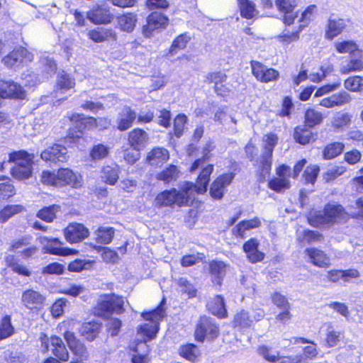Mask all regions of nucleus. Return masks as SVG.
Masks as SVG:
<instances>
[{
	"label": "nucleus",
	"mask_w": 363,
	"mask_h": 363,
	"mask_svg": "<svg viewBox=\"0 0 363 363\" xmlns=\"http://www.w3.org/2000/svg\"><path fill=\"white\" fill-rule=\"evenodd\" d=\"M24 209L21 205H8L0 211V222L5 223L13 216L19 213Z\"/></svg>",
	"instance_id": "603ef678"
},
{
	"label": "nucleus",
	"mask_w": 363,
	"mask_h": 363,
	"mask_svg": "<svg viewBox=\"0 0 363 363\" xmlns=\"http://www.w3.org/2000/svg\"><path fill=\"white\" fill-rule=\"evenodd\" d=\"M253 323L252 317L248 314L247 312L242 311L238 313L234 318V325L235 327H239L241 329L247 328L251 326Z\"/></svg>",
	"instance_id": "864d4df0"
},
{
	"label": "nucleus",
	"mask_w": 363,
	"mask_h": 363,
	"mask_svg": "<svg viewBox=\"0 0 363 363\" xmlns=\"http://www.w3.org/2000/svg\"><path fill=\"white\" fill-rule=\"evenodd\" d=\"M209 267L213 282L220 285L225 275L227 265L221 261H213L210 263Z\"/></svg>",
	"instance_id": "c9c22d12"
},
{
	"label": "nucleus",
	"mask_w": 363,
	"mask_h": 363,
	"mask_svg": "<svg viewBox=\"0 0 363 363\" xmlns=\"http://www.w3.org/2000/svg\"><path fill=\"white\" fill-rule=\"evenodd\" d=\"M123 305V297L115 294H107L99 301L98 307L104 312L122 313L124 311Z\"/></svg>",
	"instance_id": "9d476101"
},
{
	"label": "nucleus",
	"mask_w": 363,
	"mask_h": 363,
	"mask_svg": "<svg viewBox=\"0 0 363 363\" xmlns=\"http://www.w3.org/2000/svg\"><path fill=\"white\" fill-rule=\"evenodd\" d=\"M218 335V327L209 318L201 317L195 331L196 339L203 342L205 338L214 339Z\"/></svg>",
	"instance_id": "6e6552de"
},
{
	"label": "nucleus",
	"mask_w": 363,
	"mask_h": 363,
	"mask_svg": "<svg viewBox=\"0 0 363 363\" xmlns=\"http://www.w3.org/2000/svg\"><path fill=\"white\" fill-rule=\"evenodd\" d=\"M213 171V166L212 164H208L203 167L198 177L196 183L192 184L191 196L194 195V193L203 194L207 190L208 184L211 174Z\"/></svg>",
	"instance_id": "b1692460"
},
{
	"label": "nucleus",
	"mask_w": 363,
	"mask_h": 363,
	"mask_svg": "<svg viewBox=\"0 0 363 363\" xmlns=\"http://www.w3.org/2000/svg\"><path fill=\"white\" fill-rule=\"evenodd\" d=\"M241 16L246 18H252L256 13L255 4L250 0H238Z\"/></svg>",
	"instance_id": "6e6d98bb"
},
{
	"label": "nucleus",
	"mask_w": 363,
	"mask_h": 363,
	"mask_svg": "<svg viewBox=\"0 0 363 363\" xmlns=\"http://www.w3.org/2000/svg\"><path fill=\"white\" fill-rule=\"evenodd\" d=\"M164 314V309L162 304L155 310L143 313L142 316L144 319L149 320V323L141 325L138 329V333L148 339L155 338L159 330L160 321L162 320Z\"/></svg>",
	"instance_id": "20e7f679"
},
{
	"label": "nucleus",
	"mask_w": 363,
	"mask_h": 363,
	"mask_svg": "<svg viewBox=\"0 0 363 363\" xmlns=\"http://www.w3.org/2000/svg\"><path fill=\"white\" fill-rule=\"evenodd\" d=\"M191 38L186 33H183L179 35L172 43L170 48V53L174 55L177 50H183L186 47L187 43Z\"/></svg>",
	"instance_id": "e2e57ef3"
},
{
	"label": "nucleus",
	"mask_w": 363,
	"mask_h": 363,
	"mask_svg": "<svg viewBox=\"0 0 363 363\" xmlns=\"http://www.w3.org/2000/svg\"><path fill=\"white\" fill-rule=\"evenodd\" d=\"M298 240L301 242L306 241L308 244L321 242L323 240V235L318 231L306 230L298 235Z\"/></svg>",
	"instance_id": "4d7b16f0"
},
{
	"label": "nucleus",
	"mask_w": 363,
	"mask_h": 363,
	"mask_svg": "<svg viewBox=\"0 0 363 363\" xmlns=\"http://www.w3.org/2000/svg\"><path fill=\"white\" fill-rule=\"evenodd\" d=\"M33 55L23 47L13 49L9 55L2 59L4 64L9 68H18L23 64L33 61Z\"/></svg>",
	"instance_id": "423d86ee"
},
{
	"label": "nucleus",
	"mask_w": 363,
	"mask_h": 363,
	"mask_svg": "<svg viewBox=\"0 0 363 363\" xmlns=\"http://www.w3.org/2000/svg\"><path fill=\"white\" fill-rule=\"evenodd\" d=\"M214 121L226 126L231 131L235 130L236 120L222 109H219L216 112Z\"/></svg>",
	"instance_id": "4c0bfd02"
},
{
	"label": "nucleus",
	"mask_w": 363,
	"mask_h": 363,
	"mask_svg": "<svg viewBox=\"0 0 363 363\" xmlns=\"http://www.w3.org/2000/svg\"><path fill=\"white\" fill-rule=\"evenodd\" d=\"M351 115L348 113H337L333 118V125L336 128H342L351 123Z\"/></svg>",
	"instance_id": "774afa93"
},
{
	"label": "nucleus",
	"mask_w": 363,
	"mask_h": 363,
	"mask_svg": "<svg viewBox=\"0 0 363 363\" xmlns=\"http://www.w3.org/2000/svg\"><path fill=\"white\" fill-rule=\"evenodd\" d=\"M14 333L9 315H5L0 322V340L11 337Z\"/></svg>",
	"instance_id": "3c124183"
},
{
	"label": "nucleus",
	"mask_w": 363,
	"mask_h": 363,
	"mask_svg": "<svg viewBox=\"0 0 363 363\" xmlns=\"http://www.w3.org/2000/svg\"><path fill=\"white\" fill-rule=\"evenodd\" d=\"M300 0H275L277 10L283 13H289L298 6Z\"/></svg>",
	"instance_id": "5fc2aeb1"
},
{
	"label": "nucleus",
	"mask_w": 363,
	"mask_h": 363,
	"mask_svg": "<svg viewBox=\"0 0 363 363\" xmlns=\"http://www.w3.org/2000/svg\"><path fill=\"white\" fill-rule=\"evenodd\" d=\"M136 113L129 106H124L118 113L116 119L117 128L121 131H124L130 128L136 119Z\"/></svg>",
	"instance_id": "393cba45"
},
{
	"label": "nucleus",
	"mask_w": 363,
	"mask_h": 363,
	"mask_svg": "<svg viewBox=\"0 0 363 363\" xmlns=\"http://www.w3.org/2000/svg\"><path fill=\"white\" fill-rule=\"evenodd\" d=\"M109 147L103 144L95 145L90 152V156L94 160H100L106 157L109 153Z\"/></svg>",
	"instance_id": "69168bd1"
},
{
	"label": "nucleus",
	"mask_w": 363,
	"mask_h": 363,
	"mask_svg": "<svg viewBox=\"0 0 363 363\" xmlns=\"http://www.w3.org/2000/svg\"><path fill=\"white\" fill-rule=\"evenodd\" d=\"M260 225V220L257 217H255L250 220L241 221L233 229V232L236 237L243 238L246 230L258 228Z\"/></svg>",
	"instance_id": "2f4dec72"
},
{
	"label": "nucleus",
	"mask_w": 363,
	"mask_h": 363,
	"mask_svg": "<svg viewBox=\"0 0 363 363\" xmlns=\"http://www.w3.org/2000/svg\"><path fill=\"white\" fill-rule=\"evenodd\" d=\"M334 48L339 54H349L350 55L362 50L359 45L352 40L336 41L334 43Z\"/></svg>",
	"instance_id": "7c9ffc66"
},
{
	"label": "nucleus",
	"mask_w": 363,
	"mask_h": 363,
	"mask_svg": "<svg viewBox=\"0 0 363 363\" xmlns=\"http://www.w3.org/2000/svg\"><path fill=\"white\" fill-rule=\"evenodd\" d=\"M259 242L255 238H251L243 245V250L248 260L252 263L261 262L264 254L258 250Z\"/></svg>",
	"instance_id": "bb28decb"
},
{
	"label": "nucleus",
	"mask_w": 363,
	"mask_h": 363,
	"mask_svg": "<svg viewBox=\"0 0 363 363\" xmlns=\"http://www.w3.org/2000/svg\"><path fill=\"white\" fill-rule=\"evenodd\" d=\"M101 328V325L98 322H87L82 324L79 329V333L87 340L93 341L99 335Z\"/></svg>",
	"instance_id": "c756f323"
},
{
	"label": "nucleus",
	"mask_w": 363,
	"mask_h": 363,
	"mask_svg": "<svg viewBox=\"0 0 363 363\" xmlns=\"http://www.w3.org/2000/svg\"><path fill=\"white\" fill-rule=\"evenodd\" d=\"M234 178L232 172L225 173L218 177L211 185L210 194L215 199H221L225 188L230 185Z\"/></svg>",
	"instance_id": "4468645a"
},
{
	"label": "nucleus",
	"mask_w": 363,
	"mask_h": 363,
	"mask_svg": "<svg viewBox=\"0 0 363 363\" xmlns=\"http://www.w3.org/2000/svg\"><path fill=\"white\" fill-rule=\"evenodd\" d=\"M40 339L43 352L49 350L50 347L53 354L60 360L67 361L68 359V352L62 339L57 336H52L49 339L45 334H42Z\"/></svg>",
	"instance_id": "0eeeda50"
},
{
	"label": "nucleus",
	"mask_w": 363,
	"mask_h": 363,
	"mask_svg": "<svg viewBox=\"0 0 363 363\" xmlns=\"http://www.w3.org/2000/svg\"><path fill=\"white\" fill-rule=\"evenodd\" d=\"M9 162H13L14 166L33 164L34 155L29 154L25 150L14 151L9 154Z\"/></svg>",
	"instance_id": "473e14b6"
},
{
	"label": "nucleus",
	"mask_w": 363,
	"mask_h": 363,
	"mask_svg": "<svg viewBox=\"0 0 363 363\" xmlns=\"http://www.w3.org/2000/svg\"><path fill=\"white\" fill-rule=\"evenodd\" d=\"M191 190H192V183L186 182L179 191L174 188L160 193L155 199V204L160 208L172 206L174 204L178 206H187L192 198Z\"/></svg>",
	"instance_id": "f03ea898"
},
{
	"label": "nucleus",
	"mask_w": 363,
	"mask_h": 363,
	"mask_svg": "<svg viewBox=\"0 0 363 363\" xmlns=\"http://www.w3.org/2000/svg\"><path fill=\"white\" fill-rule=\"evenodd\" d=\"M87 35L94 43L116 41L117 33L112 28H96L90 30Z\"/></svg>",
	"instance_id": "aec40b11"
},
{
	"label": "nucleus",
	"mask_w": 363,
	"mask_h": 363,
	"mask_svg": "<svg viewBox=\"0 0 363 363\" xmlns=\"http://www.w3.org/2000/svg\"><path fill=\"white\" fill-rule=\"evenodd\" d=\"M134 352L135 353L132 354L131 358L133 363H147L148 350L145 342L139 344Z\"/></svg>",
	"instance_id": "49530a36"
},
{
	"label": "nucleus",
	"mask_w": 363,
	"mask_h": 363,
	"mask_svg": "<svg viewBox=\"0 0 363 363\" xmlns=\"http://www.w3.org/2000/svg\"><path fill=\"white\" fill-rule=\"evenodd\" d=\"M40 157L45 161L65 162L68 158L67 150L63 145L55 144L45 149Z\"/></svg>",
	"instance_id": "a211bd4d"
},
{
	"label": "nucleus",
	"mask_w": 363,
	"mask_h": 363,
	"mask_svg": "<svg viewBox=\"0 0 363 363\" xmlns=\"http://www.w3.org/2000/svg\"><path fill=\"white\" fill-rule=\"evenodd\" d=\"M258 354L265 360L269 362H276L279 359V354L278 352L273 351L271 348L262 345L257 349Z\"/></svg>",
	"instance_id": "338daca9"
},
{
	"label": "nucleus",
	"mask_w": 363,
	"mask_h": 363,
	"mask_svg": "<svg viewBox=\"0 0 363 363\" xmlns=\"http://www.w3.org/2000/svg\"><path fill=\"white\" fill-rule=\"evenodd\" d=\"M323 121V115L321 113L309 108L305 113V122L306 126L312 128L316 125L320 124Z\"/></svg>",
	"instance_id": "13d9d810"
},
{
	"label": "nucleus",
	"mask_w": 363,
	"mask_h": 363,
	"mask_svg": "<svg viewBox=\"0 0 363 363\" xmlns=\"http://www.w3.org/2000/svg\"><path fill=\"white\" fill-rule=\"evenodd\" d=\"M33 172V164L13 166L11 168V175L16 179L23 180L30 178Z\"/></svg>",
	"instance_id": "37998d69"
},
{
	"label": "nucleus",
	"mask_w": 363,
	"mask_h": 363,
	"mask_svg": "<svg viewBox=\"0 0 363 363\" xmlns=\"http://www.w3.org/2000/svg\"><path fill=\"white\" fill-rule=\"evenodd\" d=\"M350 100V95L343 91L320 99L318 104L325 108H330L335 106H344L348 104Z\"/></svg>",
	"instance_id": "5701e85b"
},
{
	"label": "nucleus",
	"mask_w": 363,
	"mask_h": 363,
	"mask_svg": "<svg viewBox=\"0 0 363 363\" xmlns=\"http://www.w3.org/2000/svg\"><path fill=\"white\" fill-rule=\"evenodd\" d=\"M64 233L67 242L76 243L88 237L89 230L81 223H72L65 229Z\"/></svg>",
	"instance_id": "2eb2a0df"
},
{
	"label": "nucleus",
	"mask_w": 363,
	"mask_h": 363,
	"mask_svg": "<svg viewBox=\"0 0 363 363\" xmlns=\"http://www.w3.org/2000/svg\"><path fill=\"white\" fill-rule=\"evenodd\" d=\"M344 87L352 92H363V76L349 77L344 82Z\"/></svg>",
	"instance_id": "a19ab883"
},
{
	"label": "nucleus",
	"mask_w": 363,
	"mask_h": 363,
	"mask_svg": "<svg viewBox=\"0 0 363 363\" xmlns=\"http://www.w3.org/2000/svg\"><path fill=\"white\" fill-rule=\"evenodd\" d=\"M308 221L311 225L319 226L321 225L331 224L330 218L326 213V206L323 211H315L310 216Z\"/></svg>",
	"instance_id": "de8ad7c7"
},
{
	"label": "nucleus",
	"mask_w": 363,
	"mask_h": 363,
	"mask_svg": "<svg viewBox=\"0 0 363 363\" xmlns=\"http://www.w3.org/2000/svg\"><path fill=\"white\" fill-rule=\"evenodd\" d=\"M354 208L357 210L348 209L346 212L341 205L328 204L326 205V213H328L332 223L347 218V214L352 217L363 216V197L359 199L354 203Z\"/></svg>",
	"instance_id": "39448f33"
},
{
	"label": "nucleus",
	"mask_w": 363,
	"mask_h": 363,
	"mask_svg": "<svg viewBox=\"0 0 363 363\" xmlns=\"http://www.w3.org/2000/svg\"><path fill=\"white\" fill-rule=\"evenodd\" d=\"M65 337L71 351L78 357V359L71 363H83L82 358L86 357V350L83 344L76 339L74 334L67 332Z\"/></svg>",
	"instance_id": "4be33fe9"
},
{
	"label": "nucleus",
	"mask_w": 363,
	"mask_h": 363,
	"mask_svg": "<svg viewBox=\"0 0 363 363\" xmlns=\"http://www.w3.org/2000/svg\"><path fill=\"white\" fill-rule=\"evenodd\" d=\"M291 342H293L294 344H297L299 342L303 343V344H306V343L310 344L309 345L304 347L303 349V356H304V357H306L307 359H314L316 358L317 355L318 354L317 345L314 342H313L310 340H308L304 337H294L291 338Z\"/></svg>",
	"instance_id": "f704fd0d"
},
{
	"label": "nucleus",
	"mask_w": 363,
	"mask_h": 363,
	"mask_svg": "<svg viewBox=\"0 0 363 363\" xmlns=\"http://www.w3.org/2000/svg\"><path fill=\"white\" fill-rule=\"evenodd\" d=\"M303 30H300L298 27L296 30L290 31L289 30L285 29L279 36L280 42L288 45L292 42L297 41L299 39L300 33Z\"/></svg>",
	"instance_id": "0e129e2a"
},
{
	"label": "nucleus",
	"mask_w": 363,
	"mask_h": 363,
	"mask_svg": "<svg viewBox=\"0 0 363 363\" xmlns=\"http://www.w3.org/2000/svg\"><path fill=\"white\" fill-rule=\"evenodd\" d=\"M0 91L4 99H24L26 96L23 87L13 81L2 82L0 84Z\"/></svg>",
	"instance_id": "412c9836"
},
{
	"label": "nucleus",
	"mask_w": 363,
	"mask_h": 363,
	"mask_svg": "<svg viewBox=\"0 0 363 363\" xmlns=\"http://www.w3.org/2000/svg\"><path fill=\"white\" fill-rule=\"evenodd\" d=\"M294 137L296 142L301 145H306L311 140L312 133L306 125L298 126L294 130Z\"/></svg>",
	"instance_id": "c03bdc74"
},
{
	"label": "nucleus",
	"mask_w": 363,
	"mask_h": 363,
	"mask_svg": "<svg viewBox=\"0 0 363 363\" xmlns=\"http://www.w3.org/2000/svg\"><path fill=\"white\" fill-rule=\"evenodd\" d=\"M114 233L115 230L111 227H101L96 233V240L101 244H108L112 241Z\"/></svg>",
	"instance_id": "09e8293b"
},
{
	"label": "nucleus",
	"mask_w": 363,
	"mask_h": 363,
	"mask_svg": "<svg viewBox=\"0 0 363 363\" xmlns=\"http://www.w3.org/2000/svg\"><path fill=\"white\" fill-rule=\"evenodd\" d=\"M268 186L275 191L281 192L289 189L290 182L286 177L274 178L269 182Z\"/></svg>",
	"instance_id": "bf43d9fd"
},
{
	"label": "nucleus",
	"mask_w": 363,
	"mask_h": 363,
	"mask_svg": "<svg viewBox=\"0 0 363 363\" xmlns=\"http://www.w3.org/2000/svg\"><path fill=\"white\" fill-rule=\"evenodd\" d=\"M363 70V50H360L352 55L347 60L342 62L340 67V72L342 74H349L352 72Z\"/></svg>",
	"instance_id": "dca6fc26"
},
{
	"label": "nucleus",
	"mask_w": 363,
	"mask_h": 363,
	"mask_svg": "<svg viewBox=\"0 0 363 363\" xmlns=\"http://www.w3.org/2000/svg\"><path fill=\"white\" fill-rule=\"evenodd\" d=\"M278 140L277 135L274 133H267L263 137V150L261 156L256 161V166L263 175L269 174L271 170L273 151L278 143Z\"/></svg>",
	"instance_id": "7ed1b4c3"
},
{
	"label": "nucleus",
	"mask_w": 363,
	"mask_h": 363,
	"mask_svg": "<svg viewBox=\"0 0 363 363\" xmlns=\"http://www.w3.org/2000/svg\"><path fill=\"white\" fill-rule=\"evenodd\" d=\"M169 23V18L160 12H152L147 18V24L143 27L145 37H150L152 33L159 28H164Z\"/></svg>",
	"instance_id": "9b49d317"
},
{
	"label": "nucleus",
	"mask_w": 363,
	"mask_h": 363,
	"mask_svg": "<svg viewBox=\"0 0 363 363\" xmlns=\"http://www.w3.org/2000/svg\"><path fill=\"white\" fill-rule=\"evenodd\" d=\"M179 354L189 361H194L198 357L199 351L196 345L188 344L180 347Z\"/></svg>",
	"instance_id": "052dcab7"
},
{
	"label": "nucleus",
	"mask_w": 363,
	"mask_h": 363,
	"mask_svg": "<svg viewBox=\"0 0 363 363\" xmlns=\"http://www.w3.org/2000/svg\"><path fill=\"white\" fill-rule=\"evenodd\" d=\"M120 168L117 164L108 165L103 168L101 178L110 184L114 185L119 177Z\"/></svg>",
	"instance_id": "e433bc0d"
},
{
	"label": "nucleus",
	"mask_w": 363,
	"mask_h": 363,
	"mask_svg": "<svg viewBox=\"0 0 363 363\" xmlns=\"http://www.w3.org/2000/svg\"><path fill=\"white\" fill-rule=\"evenodd\" d=\"M345 147V145L340 142L328 144L323 151V157L325 160H331L340 155Z\"/></svg>",
	"instance_id": "79ce46f5"
},
{
	"label": "nucleus",
	"mask_w": 363,
	"mask_h": 363,
	"mask_svg": "<svg viewBox=\"0 0 363 363\" xmlns=\"http://www.w3.org/2000/svg\"><path fill=\"white\" fill-rule=\"evenodd\" d=\"M75 86L74 79L69 75L62 74L57 78V92L64 93L65 91L74 88Z\"/></svg>",
	"instance_id": "8fccbe9b"
},
{
	"label": "nucleus",
	"mask_w": 363,
	"mask_h": 363,
	"mask_svg": "<svg viewBox=\"0 0 363 363\" xmlns=\"http://www.w3.org/2000/svg\"><path fill=\"white\" fill-rule=\"evenodd\" d=\"M117 21L121 30L127 33H131L135 27L138 18L136 14L133 13H127L119 16L117 18Z\"/></svg>",
	"instance_id": "72a5a7b5"
},
{
	"label": "nucleus",
	"mask_w": 363,
	"mask_h": 363,
	"mask_svg": "<svg viewBox=\"0 0 363 363\" xmlns=\"http://www.w3.org/2000/svg\"><path fill=\"white\" fill-rule=\"evenodd\" d=\"M40 242L43 245L44 250L52 255L67 256L77 253L76 250L62 247V242L57 238L41 237Z\"/></svg>",
	"instance_id": "1a4fd4ad"
},
{
	"label": "nucleus",
	"mask_w": 363,
	"mask_h": 363,
	"mask_svg": "<svg viewBox=\"0 0 363 363\" xmlns=\"http://www.w3.org/2000/svg\"><path fill=\"white\" fill-rule=\"evenodd\" d=\"M86 18L96 25L108 24L113 19V14L106 5L98 6L86 13Z\"/></svg>",
	"instance_id": "ddd939ff"
},
{
	"label": "nucleus",
	"mask_w": 363,
	"mask_h": 363,
	"mask_svg": "<svg viewBox=\"0 0 363 363\" xmlns=\"http://www.w3.org/2000/svg\"><path fill=\"white\" fill-rule=\"evenodd\" d=\"M179 174V171L177 166L170 165L159 173L157 176V179L167 184L172 181H175L178 178Z\"/></svg>",
	"instance_id": "a18cd8bd"
},
{
	"label": "nucleus",
	"mask_w": 363,
	"mask_h": 363,
	"mask_svg": "<svg viewBox=\"0 0 363 363\" xmlns=\"http://www.w3.org/2000/svg\"><path fill=\"white\" fill-rule=\"evenodd\" d=\"M347 27L346 21L342 18L330 16L327 21L325 30V38L333 40L340 35Z\"/></svg>",
	"instance_id": "6ab92c4d"
},
{
	"label": "nucleus",
	"mask_w": 363,
	"mask_h": 363,
	"mask_svg": "<svg viewBox=\"0 0 363 363\" xmlns=\"http://www.w3.org/2000/svg\"><path fill=\"white\" fill-rule=\"evenodd\" d=\"M59 208L60 206L56 205L45 207L38 211L37 216L46 222H52L55 218Z\"/></svg>",
	"instance_id": "680f3d73"
},
{
	"label": "nucleus",
	"mask_w": 363,
	"mask_h": 363,
	"mask_svg": "<svg viewBox=\"0 0 363 363\" xmlns=\"http://www.w3.org/2000/svg\"><path fill=\"white\" fill-rule=\"evenodd\" d=\"M169 154L167 150L163 147L152 149L147 156V161L152 166H158L168 160Z\"/></svg>",
	"instance_id": "c85d7f7f"
},
{
	"label": "nucleus",
	"mask_w": 363,
	"mask_h": 363,
	"mask_svg": "<svg viewBox=\"0 0 363 363\" xmlns=\"http://www.w3.org/2000/svg\"><path fill=\"white\" fill-rule=\"evenodd\" d=\"M41 182L45 184L56 187L70 186L74 189H80L83 186V177L71 169L60 168L57 172H43Z\"/></svg>",
	"instance_id": "f257e3e1"
},
{
	"label": "nucleus",
	"mask_w": 363,
	"mask_h": 363,
	"mask_svg": "<svg viewBox=\"0 0 363 363\" xmlns=\"http://www.w3.org/2000/svg\"><path fill=\"white\" fill-rule=\"evenodd\" d=\"M316 13L317 6L314 4H311L306 8V9L301 13V17L298 20V22L300 23V25L298 26L300 30H303L312 21H313Z\"/></svg>",
	"instance_id": "58836bf2"
},
{
	"label": "nucleus",
	"mask_w": 363,
	"mask_h": 363,
	"mask_svg": "<svg viewBox=\"0 0 363 363\" xmlns=\"http://www.w3.org/2000/svg\"><path fill=\"white\" fill-rule=\"evenodd\" d=\"M208 307L210 311L215 315L219 318H224L226 316V309L223 298L218 296L213 301L208 302Z\"/></svg>",
	"instance_id": "ea45409f"
},
{
	"label": "nucleus",
	"mask_w": 363,
	"mask_h": 363,
	"mask_svg": "<svg viewBox=\"0 0 363 363\" xmlns=\"http://www.w3.org/2000/svg\"><path fill=\"white\" fill-rule=\"evenodd\" d=\"M45 301V297L38 291L27 289L23 291L21 302L27 308L34 311L40 309Z\"/></svg>",
	"instance_id": "f3484780"
},
{
	"label": "nucleus",
	"mask_w": 363,
	"mask_h": 363,
	"mask_svg": "<svg viewBox=\"0 0 363 363\" xmlns=\"http://www.w3.org/2000/svg\"><path fill=\"white\" fill-rule=\"evenodd\" d=\"M69 118L76 128L78 129L76 135H72V138H80L84 130L98 126V121L94 117H86L84 114L72 113Z\"/></svg>",
	"instance_id": "f8f14e48"
},
{
	"label": "nucleus",
	"mask_w": 363,
	"mask_h": 363,
	"mask_svg": "<svg viewBox=\"0 0 363 363\" xmlns=\"http://www.w3.org/2000/svg\"><path fill=\"white\" fill-rule=\"evenodd\" d=\"M147 133L140 128L133 130L128 136V142L130 145L135 150H141L148 141Z\"/></svg>",
	"instance_id": "cd10ccee"
},
{
	"label": "nucleus",
	"mask_w": 363,
	"mask_h": 363,
	"mask_svg": "<svg viewBox=\"0 0 363 363\" xmlns=\"http://www.w3.org/2000/svg\"><path fill=\"white\" fill-rule=\"evenodd\" d=\"M305 254L308 257L310 262L319 267H327L330 265V258L321 250L315 247H309L305 250Z\"/></svg>",
	"instance_id": "a878e982"
}]
</instances>
